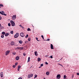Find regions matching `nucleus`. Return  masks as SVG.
Instances as JSON below:
<instances>
[{
    "instance_id": "nucleus-1",
    "label": "nucleus",
    "mask_w": 79,
    "mask_h": 79,
    "mask_svg": "<svg viewBox=\"0 0 79 79\" xmlns=\"http://www.w3.org/2000/svg\"><path fill=\"white\" fill-rule=\"evenodd\" d=\"M19 35L18 33H17L14 36L15 38H17L19 36Z\"/></svg>"
},
{
    "instance_id": "nucleus-2",
    "label": "nucleus",
    "mask_w": 79,
    "mask_h": 79,
    "mask_svg": "<svg viewBox=\"0 0 79 79\" xmlns=\"http://www.w3.org/2000/svg\"><path fill=\"white\" fill-rule=\"evenodd\" d=\"M16 15H14L12 17V19L13 20H15V19H16Z\"/></svg>"
},
{
    "instance_id": "nucleus-3",
    "label": "nucleus",
    "mask_w": 79,
    "mask_h": 79,
    "mask_svg": "<svg viewBox=\"0 0 79 79\" xmlns=\"http://www.w3.org/2000/svg\"><path fill=\"white\" fill-rule=\"evenodd\" d=\"M61 78V76H60V74H58L56 76V79H60Z\"/></svg>"
},
{
    "instance_id": "nucleus-4",
    "label": "nucleus",
    "mask_w": 79,
    "mask_h": 79,
    "mask_svg": "<svg viewBox=\"0 0 79 79\" xmlns=\"http://www.w3.org/2000/svg\"><path fill=\"white\" fill-rule=\"evenodd\" d=\"M33 77V74H31V75L28 74V78H31L32 77Z\"/></svg>"
},
{
    "instance_id": "nucleus-5",
    "label": "nucleus",
    "mask_w": 79,
    "mask_h": 79,
    "mask_svg": "<svg viewBox=\"0 0 79 79\" xmlns=\"http://www.w3.org/2000/svg\"><path fill=\"white\" fill-rule=\"evenodd\" d=\"M15 49H18V50H23V47H18L16 48Z\"/></svg>"
},
{
    "instance_id": "nucleus-6",
    "label": "nucleus",
    "mask_w": 79,
    "mask_h": 79,
    "mask_svg": "<svg viewBox=\"0 0 79 79\" xmlns=\"http://www.w3.org/2000/svg\"><path fill=\"white\" fill-rule=\"evenodd\" d=\"M10 51H7L6 52V56H7V55H8L9 54V53H10Z\"/></svg>"
},
{
    "instance_id": "nucleus-7",
    "label": "nucleus",
    "mask_w": 79,
    "mask_h": 79,
    "mask_svg": "<svg viewBox=\"0 0 79 79\" xmlns=\"http://www.w3.org/2000/svg\"><path fill=\"white\" fill-rule=\"evenodd\" d=\"M20 36L21 37H23L24 36V33H23L22 32L20 34Z\"/></svg>"
},
{
    "instance_id": "nucleus-8",
    "label": "nucleus",
    "mask_w": 79,
    "mask_h": 79,
    "mask_svg": "<svg viewBox=\"0 0 79 79\" xmlns=\"http://www.w3.org/2000/svg\"><path fill=\"white\" fill-rule=\"evenodd\" d=\"M15 59L16 60H19V56H17L15 57Z\"/></svg>"
},
{
    "instance_id": "nucleus-9",
    "label": "nucleus",
    "mask_w": 79,
    "mask_h": 79,
    "mask_svg": "<svg viewBox=\"0 0 79 79\" xmlns=\"http://www.w3.org/2000/svg\"><path fill=\"white\" fill-rule=\"evenodd\" d=\"M35 56H38V54H37V51L35 52Z\"/></svg>"
},
{
    "instance_id": "nucleus-10",
    "label": "nucleus",
    "mask_w": 79,
    "mask_h": 79,
    "mask_svg": "<svg viewBox=\"0 0 79 79\" xmlns=\"http://www.w3.org/2000/svg\"><path fill=\"white\" fill-rule=\"evenodd\" d=\"M0 75H1V77H2L3 76V72H1L0 73Z\"/></svg>"
},
{
    "instance_id": "nucleus-11",
    "label": "nucleus",
    "mask_w": 79,
    "mask_h": 79,
    "mask_svg": "<svg viewBox=\"0 0 79 79\" xmlns=\"http://www.w3.org/2000/svg\"><path fill=\"white\" fill-rule=\"evenodd\" d=\"M46 74L47 76H48V75H49V74H50V72H47L46 73Z\"/></svg>"
},
{
    "instance_id": "nucleus-12",
    "label": "nucleus",
    "mask_w": 79,
    "mask_h": 79,
    "mask_svg": "<svg viewBox=\"0 0 79 79\" xmlns=\"http://www.w3.org/2000/svg\"><path fill=\"white\" fill-rule=\"evenodd\" d=\"M51 49H53L54 48H53V46L52 44H51Z\"/></svg>"
},
{
    "instance_id": "nucleus-13",
    "label": "nucleus",
    "mask_w": 79,
    "mask_h": 79,
    "mask_svg": "<svg viewBox=\"0 0 79 79\" xmlns=\"http://www.w3.org/2000/svg\"><path fill=\"white\" fill-rule=\"evenodd\" d=\"M11 25L12 26H15V22L11 23Z\"/></svg>"
},
{
    "instance_id": "nucleus-14",
    "label": "nucleus",
    "mask_w": 79,
    "mask_h": 79,
    "mask_svg": "<svg viewBox=\"0 0 79 79\" xmlns=\"http://www.w3.org/2000/svg\"><path fill=\"white\" fill-rule=\"evenodd\" d=\"M11 45H15V43H14V42H12L11 43Z\"/></svg>"
},
{
    "instance_id": "nucleus-15",
    "label": "nucleus",
    "mask_w": 79,
    "mask_h": 79,
    "mask_svg": "<svg viewBox=\"0 0 79 79\" xmlns=\"http://www.w3.org/2000/svg\"><path fill=\"white\" fill-rule=\"evenodd\" d=\"M9 35V33H6L5 34V36H6V37H7V36H8Z\"/></svg>"
},
{
    "instance_id": "nucleus-16",
    "label": "nucleus",
    "mask_w": 79,
    "mask_h": 79,
    "mask_svg": "<svg viewBox=\"0 0 79 79\" xmlns=\"http://www.w3.org/2000/svg\"><path fill=\"white\" fill-rule=\"evenodd\" d=\"M31 59V58L30 57H29L28 58V62H29L30 61V59Z\"/></svg>"
},
{
    "instance_id": "nucleus-17",
    "label": "nucleus",
    "mask_w": 79,
    "mask_h": 79,
    "mask_svg": "<svg viewBox=\"0 0 79 79\" xmlns=\"http://www.w3.org/2000/svg\"><path fill=\"white\" fill-rule=\"evenodd\" d=\"M27 31H31V29H30V28H28L27 29Z\"/></svg>"
},
{
    "instance_id": "nucleus-18",
    "label": "nucleus",
    "mask_w": 79,
    "mask_h": 79,
    "mask_svg": "<svg viewBox=\"0 0 79 79\" xmlns=\"http://www.w3.org/2000/svg\"><path fill=\"white\" fill-rule=\"evenodd\" d=\"M19 42L20 44H22V43H23V41H22V40H20L19 41Z\"/></svg>"
},
{
    "instance_id": "nucleus-19",
    "label": "nucleus",
    "mask_w": 79,
    "mask_h": 79,
    "mask_svg": "<svg viewBox=\"0 0 79 79\" xmlns=\"http://www.w3.org/2000/svg\"><path fill=\"white\" fill-rule=\"evenodd\" d=\"M37 77V75H35V77H34V79H35V78H36Z\"/></svg>"
},
{
    "instance_id": "nucleus-20",
    "label": "nucleus",
    "mask_w": 79,
    "mask_h": 79,
    "mask_svg": "<svg viewBox=\"0 0 79 79\" xmlns=\"http://www.w3.org/2000/svg\"><path fill=\"white\" fill-rule=\"evenodd\" d=\"M2 34H3V35H5V32H2Z\"/></svg>"
},
{
    "instance_id": "nucleus-21",
    "label": "nucleus",
    "mask_w": 79,
    "mask_h": 79,
    "mask_svg": "<svg viewBox=\"0 0 79 79\" xmlns=\"http://www.w3.org/2000/svg\"><path fill=\"white\" fill-rule=\"evenodd\" d=\"M16 52H13L12 53L13 55H16Z\"/></svg>"
},
{
    "instance_id": "nucleus-22",
    "label": "nucleus",
    "mask_w": 79,
    "mask_h": 79,
    "mask_svg": "<svg viewBox=\"0 0 79 79\" xmlns=\"http://www.w3.org/2000/svg\"><path fill=\"white\" fill-rule=\"evenodd\" d=\"M38 61L39 62L40 61V60H41V59H40V58H38Z\"/></svg>"
},
{
    "instance_id": "nucleus-23",
    "label": "nucleus",
    "mask_w": 79,
    "mask_h": 79,
    "mask_svg": "<svg viewBox=\"0 0 79 79\" xmlns=\"http://www.w3.org/2000/svg\"><path fill=\"white\" fill-rule=\"evenodd\" d=\"M64 79H66V75H64Z\"/></svg>"
},
{
    "instance_id": "nucleus-24",
    "label": "nucleus",
    "mask_w": 79,
    "mask_h": 79,
    "mask_svg": "<svg viewBox=\"0 0 79 79\" xmlns=\"http://www.w3.org/2000/svg\"><path fill=\"white\" fill-rule=\"evenodd\" d=\"M41 37L42 38V39L43 40H44V36H43V35H42L41 36Z\"/></svg>"
},
{
    "instance_id": "nucleus-25",
    "label": "nucleus",
    "mask_w": 79,
    "mask_h": 79,
    "mask_svg": "<svg viewBox=\"0 0 79 79\" xmlns=\"http://www.w3.org/2000/svg\"><path fill=\"white\" fill-rule=\"evenodd\" d=\"M10 23L12 24V23H14V22L13 20H11Z\"/></svg>"
},
{
    "instance_id": "nucleus-26",
    "label": "nucleus",
    "mask_w": 79,
    "mask_h": 79,
    "mask_svg": "<svg viewBox=\"0 0 79 79\" xmlns=\"http://www.w3.org/2000/svg\"><path fill=\"white\" fill-rule=\"evenodd\" d=\"M18 68L20 69V68H21V66L20 65L18 67Z\"/></svg>"
},
{
    "instance_id": "nucleus-27",
    "label": "nucleus",
    "mask_w": 79,
    "mask_h": 79,
    "mask_svg": "<svg viewBox=\"0 0 79 79\" xmlns=\"http://www.w3.org/2000/svg\"><path fill=\"white\" fill-rule=\"evenodd\" d=\"M23 54L24 56H26V54L25 53V52H24Z\"/></svg>"
},
{
    "instance_id": "nucleus-28",
    "label": "nucleus",
    "mask_w": 79,
    "mask_h": 79,
    "mask_svg": "<svg viewBox=\"0 0 79 79\" xmlns=\"http://www.w3.org/2000/svg\"><path fill=\"white\" fill-rule=\"evenodd\" d=\"M1 38H3V37H4V35H2L1 36Z\"/></svg>"
},
{
    "instance_id": "nucleus-29",
    "label": "nucleus",
    "mask_w": 79,
    "mask_h": 79,
    "mask_svg": "<svg viewBox=\"0 0 79 79\" xmlns=\"http://www.w3.org/2000/svg\"><path fill=\"white\" fill-rule=\"evenodd\" d=\"M0 6H2V7H3V5L2 4H0Z\"/></svg>"
},
{
    "instance_id": "nucleus-30",
    "label": "nucleus",
    "mask_w": 79,
    "mask_h": 79,
    "mask_svg": "<svg viewBox=\"0 0 79 79\" xmlns=\"http://www.w3.org/2000/svg\"><path fill=\"white\" fill-rule=\"evenodd\" d=\"M8 26H11V24H10V23H8Z\"/></svg>"
},
{
    "instance_id": "nucleus-31",
    "label": "nucleus",
    "mask_w": 79,
    "mask_h": 79,
    "mask_svg": "<svg viewBox=\"0 0 79 79\" xmlns=\"http://www.w3.org/2000/svg\"><path fill=\"white\" fill-rule=\"evenodd\" d=\"M28 41H31V38H28Z\"/></svg>"
},
{
    "instance_id": "nucleus-32",
    "label": "nucleus",
    "mask_w": 79,
    "mask_h": 79,
    "mask_svg": "<svg viewBox=\"0 0 79 79\" xmlns=\"http://www.w3.org/2000/svg\"><path fill=\"white\" fill-rule=\"evenodd\" d=\"M11 34H13V31H11Z\"/></svg>"
},
{
    "instance_id": "nucleus-33",
    "label": "nucleus",
    "mask_w": 79,
    "mask_h": 79,
    "mask_svg": "<svg viewBox=\"0 0 79 79\" xmlns=\"http://www.w3.org/2000/svg\"><path fill=\"white\" fill-rule=\"evenodd\" d=\"M13 68H15L16 67V66L15 65H13Z\"/></svg>"
},
{
    "instance_id": "nucleus-34",
    "label": "nucleus",
    "mask_w": 79,
    "mask_h": 79,
    "mask_svg": "<svg viewBox=\"0 0 79 79\" xmlns=\"http://www.w3.org/2000/svg\"><path fill=\"white\" fill-rule=\"evenodd\" d=\"M0 14H1V15H3L4 14L2 12L0 11Z\"/></svg>"
},
{
    "instance_id": "nucleus-35",
    "label": "nucleus",
    "mask_w": 79,
    "mask_h": 79,
    "mask_svg": "<svg viewBox=\"0 0 79 79\" xmlns=\"http://www.w3.org/2000/svg\"><path fill=\"white\" fill-rule=\"evenodd\" d=\"M36 39L37 40V41H39V40H38V37H36Z\"/></svg>"
},
{
    "instance_id": "nucleus-36",
    "label": "nucleus",
    "mask_w": 79,
    "mask_h": 79,
    "mask_svg": "<svg viewBox=\"0 0 79 79\" xmlns=\"http://www.w3.org/2000/svg\"><path fill=\"white\" fill-rule=\"evenodd\" d=\"M18 62H16L15 63V65H18Z\"/></svg>"
},
{
    "instance_id": "nucleus-37",
    "label": "nucleus",
    "mask_w": 79,
    "mask_h": 79,
    "mask_svg": "<svg viewBox=\"0 0 79 79\" xmlns=\"http://www.w3.org/2000/svg\"><path fill=\"white\" fill-rule=\"evenodd\" d=\"M45 64H48V63H47V62H45Z\"/></svg>"
},
{
    "instance_id": "nucleus-38",
    "label": "nucleus",
    "mask_w": 79,
    "mask_h": 79,
    "mask_svg": "<svg viewBox=\"0 0 79 79\" xmlns=\"http://www.w3.org/2000/svg\"><path fill=\"white\" fill-rule=\"evenodd\" d=\"M26 38H27V37H28V35H26V36H25Z\"/></svg>"
},
{
    "instance_id": "nucleus-39",
    "label": "nucleus",
    "mask_w": 79,
    "mask_h": 79,
    "mask_svg": "<svg viewBox=\"0 0 79 79\" xmlns=\"http://www.w3.org/2000/svg\"><path fill=\"white\" fill-rule=\"evenodd\" d=\"M46 41H49V40H50V39H48V40H46Z\"/></svg>"
},
{
    "instance_id": "nucleus-40",
    "label": "nucleus",
    "mask_w": 79,
    "mask_h": 79,
    "mask_svg": "<svg viewBox=\"0 0 79 79\" xmlns=\"http://www.w3.org/2000/svg\"><path fill=\"white\" fill-rule=\"evenodd\" d=\"M44 66V64H41V66Z\"/></svg>"
},
{
    "instance_id": "nucleus-41",
    "label": "nucleus",
    "mask_w": 79,
    "mask_h": 79,
    "mask_svg": "<svg viewBox=\"0 0 79 79\" xmlns=\"http://www.w3.org/2000/svg\"><path fill=\"white\" fill-rule=\"evenodd\" d=\"M59 64V65H60V66H62V67H63V65H62V64Z\"/></svg>"
},
{
    "instance_id": "nucleus-42",
    "label": "nucleus",
    "mask_w": 79,
    "mask_h": 79,
    "mask_svg": "<svg viewBox=\"0 0 79 79\" xmlns=\"http://www.w3.org/2000/svg\"><path fill=\"white\" fill-rule=\"evenodd\" d=\"M77 75H78V76H79V73H77Z\"/></svg>"
},
{
    "instance_id": "nucleus-43",
    "label": "nucleus",
    "mask_w": 79,
    "mask_h": 79,
    "mask_svg": "<svg viewBox=\"0 0 79 79\" xmlns=\"http://www.w3.org/2000/svg\"><path fill=\"white\" fill-rule=\"evenodd\" d=\"M50 58H53V56H50Z\"/></svg>"
},
{
    "instance_id": "nucleus-44",
    "label": "nucleus",
    "mask_w": 79,
    "mask_h": 79,
    "mask_svg": "<svg viewBox=\"0 0 79 79\" xmlns=\"http://www.w3.org/2000/svg\"><path fill=\"white\" fill-rule=\"evenodd\" d=\"M18 79H22V78L21 77H20Z\"/></svg>"
},
{
    "instance_id": "nucleus-45",
    "label": "nucleus",
    "mask_w": 79,
    "mask_h": 79,
    "mask_svg": "<svg viewBox=\"0 0 79 79\" xmlns=\"http://www.w3.org/2000/svg\"><path fill=\"white\" fill-rule=\"evenodd\" d=\"M3 15H5V16H6V14H3Z\"/></svg>"
},
{
    "instance_id": "nucleus-46",
    "label": "nucleus",
    "mask_w": 79,
    "mask_h": 79,
    "mask_svg": "<svg viewBox=\"0 0 79 79\" xmlns=\"http://www.w3.org/2000/svg\"><path fill=\"white\" fill-rule=\"evenodd\" d=\"M2 19V17L0 16V20H1Z\"/></svg>"
},
{
    "instance_id": "nucleus-47",
    "label": "nucleus",
    "mask_w": 79,
    "mask_h": 79,
    "mask_svg": "<svg viewBox=\"0 0 79 79\" xmlns=\"http://www.w3.org/2000/svg\"><path fill=\"white\" fill-rule=\"evenodd\" d=\"M18 71H19V69L18 68Z\"/></svg>"
},
{
    "instance_id": "nucleus-48",
    "label": "nucleus",
    "mask_w": 79,
    "mask_h": 79,
    "mask_svg": "<svg viewBox=\"0 0 79 79\" xmlns=\"http://www.w3.org/2000/svg\"><path fill=\"white\" fill-rule=\"evenodd\" d=\"M73 77H74V76L73 75V76H72V78H73Z\"/></svg>"
},
{
    "instance_id": "nucleus-49",
    "label": "nucleus",
    "mask_w": 79,
    "mask_h": 79,
    "mask_svg": "<svg viewBox=\"0 0 79 79\" xmlns=\"http://www.w3.org/2000/svg\"><path fill=\"white\" fill-rule=\"evenodd\" d=\"M41 66H40V67H39V68H41Z\"/></svg>"
},
{
    "instance_id": "nucleus-50",
    "label": "nucleus",
    "mask_w": 79,
    "mask_h": 79,
    "mask_svg": "<svg viewBox=\"0 0 79 79\" xmlns=\"http://www.w3.org/2000/svg\"><path fill=\"white\" fill-rule=\"evenodd\" d=\"M0 27H1V24L0 23Z\"/></svg>"
},
{
    "instance_id": "nucleus-51",
    "label": "nucleus",
    "mask_w": 79,
    "mask_h": 79,
    "mask_svg": "<svg viewBox=\"0 0 79 79\" xmlns=\"http://www.w3.org/2000/svg\"><path fill=\"white\" fill-rule=\"evenodd\" d=\"M62 58H61V59H60V60H61V59H62Z\"/></svg>"
},
{
    "instance_id": "nucleus-52",
    "label": "nucleus",
    "mask_w": 79,
    "mask_h": 79,
    "mask_svg": "<svg viewBox=\"0 0 79 79\" xmlns=\"http://www.w3.org/2000/svg\"><path fill=\"white\" fill-rule=\"evenodd\" d=\"M19 26H21V25H19Z\"/></svg>"
},
{
    "instance_id": "nucleus-53",
    "label": "nucleus",
    "mask_w": 79,
    "mask_h": 79,
    "mask_svg": "<svg viewBox=\"0 0 79 79\" xmlns=\"http://www.w3.org/2000/svg\"><path fill=\"white\" fill-rule=\"evenodd\" d=\"M32 26H33V27H33V25H32Z\"/></svg>"
},
{
    "instance_id": "nucleus-54",
    "label": "nucleus",
    "mask_w": 79,
    "mask_h": 79,
    "mask_svg": "<svg viewBox=\"0 0 79 79\" xmlns=\"http://www.w3.org/2000/svg\"><path fill=\"white\" fill-rule=\"evenodd\" d=\"M58 61L59 62V61Z\"/></svg>"
}]
</instances>
